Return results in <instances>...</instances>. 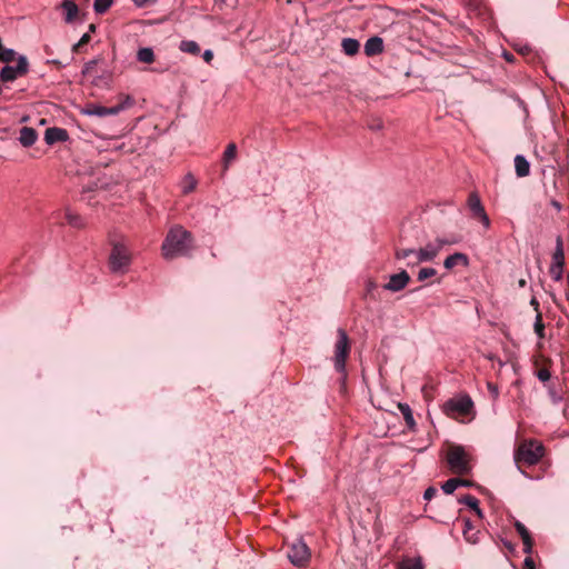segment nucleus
I'll list each match as a JSON object with an SVG mask.
<instances>
[{"label": "nucleus", "mask_w": 569, "mask_h": 569, "mask_svg": "<svg viewBox=\"0 0 569 569\" xmlns=\"http://www.w3.org/2000/svg\"><path fill=\"white\" fill-rule=\"evenodd\" d=\"M557 264H565V250H563V241L561 236H557L556 238V248L552 253V262Z\"/></svg>", "instance_id": "5701e85b"}, {"label": "nucleus", "mask_w": 569, "mask_h": 569, "mask_svg": "<svg viewBox=\"0 0 569 569\" xmlns=\"http://www.w3.org/2000/svg\"><path fill=\"white\" fill-rule=\"evenodd\" d=\"M38 139V133L36 131V129L31 128V127H22L20 129V136H19V141L20 143L28 148V147H31L36 143Z\"/></svg>", "instance_id": "dca6fc26"}, {"label": "nucleus", "mask_w": 569, "mask_h": 569, "mask_svg": "<svg viewBox=\"0 0 569 569\" xmlns=\"http://www.w3.org/2000/svg\"><path fill=\"white\" fill-rule=\"evenodd\" d=\"M91 37H90V33L87 32L84 34H82V37L80 38V40L73 44L72 47V51L73 52H79L80 49L86 46L89 41H90Z\"/></svg>", "instance_id": "4c0bfd02"}, {"label": "nucleus", "mask_w": 569, "mask_h": 569, "mask_svg": "<svg viewBox=\"0 0 569 569\" xmlns=\"http://www.w3.org/2000/svg\"><path fill=\"white\" fill-rule=\"evenodd\" d=\"M503 545L505 547L509 550V551H513L515 550V547L510 542V541H503Z\"/></svg>", "instance_id": "3c124183"}, {"label": "nucleus", "mask_w": 569, "mask_h": 569, "mask_svg": "<svg viewBox=\"0 0 569 569\" xmlns=\"http://www.w3.org/2000/svg\"><path fill=\"white\" fill-rule=\"evenodd\" d=\"M473 402L468 395L449 399L443 405V412L449 417L467 416L471 412Z\"/></svg>", "instance_id": "0eeeda50"}, {"label": "nucleus", "mask_w": 569, "mask_h": 569, "mask_svg": "<svg viewBox=\"0 0 569 569\" xmlns=\"http://www.w3.org/2000/svg\"><path fill=\"white\" fill-rule=\"evenodd\" d=\"M398 409L402 413L405 422H406L408 429L411 430V431L415 430L416 421H415V418H413L412 410H411L410 406L408 403L399 402L398 403Z\"/></svg>", "instance_id": "4be33fe9"}, {"label": "nucleus", "mask_w": 569, "mask_h": 569, "mask_svg": "<svg viewBox=\"0 0 569 569\" xmlns=\"http://www.w3.org/2000/svg\"><path fill=\"white\" fill-rule=\"evenodd\" d=\"M108 267L112 273L124 274L132 263V252L123 237L110 239Z\"/></svg>", "instance_id": "f03ea898"}, {"label": "nucleus", "mask_w": 569, "mask_h": 569, "mask_svg": "<svg viewBox=\"0 0 569 569\" xmlns=\"http://www.w3.org/2000/svg\"><path fill=\"white\" fill-rule=\"evenodd\" d=\"M341 48H342V51L347 56L352 57V56H356L359 52L360 43H359V41L357 39L345 38L341 41Z\"/></svg>", "instance_id": "412c9836"}, {"label": "nucleus", "mask_w": 569, "mask_h": 569, "mask_svg": "<svg viewBox=\"0 0 569 569\" xmlns=\"http://www.w3.org/2000/svg\"><path fill=\"white\" fill-rule=\"evenodd\" d=\"M137 8H148L154 6L157 0H132Z\"/></svg>", "instance_id": "a19ab883"}, {"label": "nucleus", "mask_w": 569, "mask_h": 569, "mask_svg": "<svg viewBox=\"0 0 569 569\" xmlns=\"http://www.w3.org/2000/svg\"><path fill=\"white\" fill-rule=\"evenodd\" d=\"M395 257L398 260L410 259L416 260V250L415 249H397L395 252Z\"/></svg>", "instance_id": "f704fd0d"}, {"label": "nucleus", "mask_w": 569, "mask_h": 569, "mask_svg": "<svg viewBox=\"0 0 569 569\" xmlns=\"http://www.w3.org/2000/svg\"><path fill=\"white\" fill-rule=\"evenodd\" d=\"M523 569H536L533 559L528 556L523 561Z\"/></svg>", "instance_id": "de8ad7c7"}, {"label": "nucleus", "mask_w": 569, "mask_h": 569, "mask_svg": "<svg viewBox=\"0 0 569 569\" xmlns=\"http://www.w3.org/2000/svg\"><path fill=\"white\" fill-rule=\"evenodd\" d=\"M368 127L373 131H379L383 128V122L381 119H373L368 123Z\"/></svg>", "instance_id": "79ce46f5"}, {"label": "nucleus", "mask_w": 569, "mask_h": 569, "mask_svg": "<svg viewBox=\"0 0 569 569\" xmlns=\"http://www.w3.org/2000/svg\"><path fill=\"white\" fill-rule=\"evenodd\" d=\"M69 139V134L66 129L51 127L44 132V141L47 144H54L57 142H64Z\"/></svg>", "instance_id": "f8f14e48"}, {"label": "nucleus", "mask_w": 569, "mask_h": 569, "mask_svg": "<svg viewBox=\"0 0 569 569\" xmlns=\"http://www.w3.org/2000/svg\"><path fill=\"white\" fill-rule=\"evenodd\" d=\"M399 569H423V563L420 557H406L399 562Z\"/></svg>", "instance_id": "a878e982"}, {"label": "nucleus", "mask_w": 569, "mask_h": 569, "mask_svg": "<svg viewBox=\"0 0 569 569\" xmlns=\"http://www.w3.org/2000/svg\"><path fill=\"white\" fill-rule=\"evenodd\" d=\"M447 461L450 469L456 473H467L468 472V460L466 452L462 447H452L449 449L447 455Z\"/></svg>", "instance_id": "6e6552de"}, {"label": "nucleus", "mask_w": 569, "mask_h": 569, "mask_svg": "<svg viewBox=\"0 0 569 569\" xmlns=\"http://www.w3.org/2000/svg\"><path fill=\"white\" fill-rule=\"evenodd\" d=\"M436 247H439V251L441 250L442 247L447 246V244H453V243H457L458 242V239H445V238H437L436 240Z\"/></svg>", "instance_id": "ea45409f"}, {"label": "nucleus", "mask_w": 569, "mask_h": 569, "mask_svg": "<svg viewBox=\"0 0 569 569\" xmlns=\"http://www.w3.org/2000/svg\"><path fill=\"white\" fill-rule=\"evenodd\" d=\"M550 377H551V373H550L549 369H547V368H541L537 372V378L542 382L548 381L550 379Z\"/></svg>", "instance_id": "58836bf2"}, {"label": "nucleus", "mask_w": 569, "mask_h": 569, "mask_svg": "<svg viewBox=\"0 0 569 569\" xmlns=\"http://www.w3.org/2000/svg\"><path fill=\"white\" fill-rule=\"evenodd\" d=\"M138 61L142 63H152L154 61V53L151 48H141L137 52Z\"/></svg>", "instance_id": "c756f323"}, {"label": "nucleus", "mask_w": 569, "mask_h": 569, "mask_svg": "<svg viewBox=\"0 0 569 569\" xmlns=\"http://www.w3.org/2000/svg\"><path fill=\"white\" fill-rule=\"evenodd\" d=\"M96 64H97V60H90V61L86 62L82 73L90 74L93 71Z\"/></svg>", "instance_id": "c03bdc74"}, {"label": "nucleus", "mask_w": 569, "mask_h": 569, "mask_svg": "<svg viewBox=\"0 0 569 569\" xmlns=\"http://www.w3.org/2000/svg\"><path fill=\"white\" fill-rule=\"evenodd\" d=\"M2 40L0 39V51L3 50Z\"/></svg>", "instance_id": "4d7b16f0"}, {"label": "nucleus", "mask_w": 569, "mask_h": 569, "mask_svg": "<svg viewBox=\"0 0 569 569\" xmlns=\"http://www.w3.org/2000/svg\"><path fill=\"white\" fill-rule=\"evenodd\" d=\"M467 485V481L465 480H461V479H458V478H451V479H448L443 485H442V490L447 495H451L459 486H466Z\"/></svg>", "instance_id": "cd10ccee"}, {"label": "nucleus", "mask_w": 569, "mask_h": 569, "mask_svg": "<svg viewBox=\"0 0 569 569\" xmlns=\"http://www.w3.org/2000/svg\"><path fill=\"white\" fill-rule=\"evenodd\" d=\"M113 1L114 0H94V2H93L94 12L97 14L106 13L113 4Z\"/></svg>", "instance_id": "7c9ffc66"}, {"label": "nucleus", "mask_w": 569, "mask_h": 569, "mask_svg": "<svg viewBox=\"0 0 569 569\" xmlns=\"http://www.w3.org/2000/svg\"><path fill=\"white\" fill-rule=\"evenodd\" d=\"M515 528L522 539L523 552L527 555H530L532 552V547H533V540L530 536V532L528 531L526 526L520 521H516Z\"/></svg>", "instance_id": "2eb2a0df"}, {"label": "nucleus", "mask_w": 569, "mask_h": 569, "mask_svg": "<svg viewBox=\"0 0 569 569\" xmlns=\"http://www.w3.org/2000/svg\"><path fill=\"white\" fill-rule=\"evenodd\" d=\"M191 241L192 236L189 231L179 226L171 228L161 246L163 258L172 259L187 254L191 248Z\"/></svg>", "instance_id": "f257e3e1"}, {"label": "nucleus", "mask_w": 569, "mask_h": 569, "mask_svg": "<svg viewBox=\"0 0 569 569\" xmlns=\"http://www.w3.org/2000/svg\"><path fill=\"white\" fill-rule=\"evenodd\" d=\"M546 448L541 441L536 439H525L515 449L513 459L518 467L536 466L545 456Z\"/></svg>", "instance_id": "7ed1b4c3"}, {"label": "nucleus", "mask_w": 569, "mask_h": 569, "mask_svg": "<svg viewBox=\"0 0 569 569\" xmlns=\"http://www.w3.org/2000/svg\"><path fill=\"white\" fill-rule=\"evenodd\" d=\"M202 58L207 63H210L213 59V52L208 49L203 52Z\"/></svg>", "instance_id": "09e8293b"}, {"label": "nucleus", "mask_w": 569, "mask_h": 569, "mask_svg": "<svg viewBox=\"0 0 569 569\" xmlns=\"http://www.w3.org/2000/svg\"><path fill=\"white\" fill-rule=\"evenodd\" d=\"M437 274V270L435 268H421L418 272V280L425 281Z\"/></svg>", "instance_id": "c9c22d12"}, {"label": "nucleus", "mask_w": 569, "mask_h": 569, "mask_svg": "<svg viewBox=\"0 0 569 569\" xmlns=\"http://www.w3.org/2000/svg\"><path fill=\"white\" fill-rule=\"evenodd\" d=\"M439 252V247L428 243L426 247L416 250V260H409L408 266H415L420 262L432 261Z\"/></svg>", "instance_id": "9b49d317"}, {"label": "nucleus", "mask_w": 569, "mask_h": 569, "mask_svg": "<svg viewBox=\"0 0 569 569\" xmlns=\"http://www.w3.org/2000/svg\"><path fill=\"white\" fill-rule=\"evenodd\" d=\"M119 102L116 106L112 107H103L96 103H89L87 104L83 112L88 116H94V117H108V116H116L120 113L121 111H124L127 109H130L134 106L136 100L133 97L129 94H119L118 97Z\"/></svg>", "instance_id": "20e7f679"}, {"label": "nucleus", "mask_w": 569, "mask_h": 569, "mask_svg": "<svg viewBox=\"0 0 569 569\" xmlns=\"http://www.w3.org/2000/svg\"><path fill=\"white\" fill-rule=\"evenodd\" d=\"M437 493V489L433 487H429L425 490L423 498L426 500H431Z\"/></svg>", "instance_id": "49530a36"}, {"label": "nucleus", "mask_w": 569, "mask_h": 569, "mask_svg": "<svg viewBox=\"0 0 569 569\" xmlns=\"http://www.w3.org/2000/svg\"><path fill=\"white\" fill-rule=\"evenodd\" d=\"M468 207L472 213V217L476 218L480 213L485 211V208L481 203L480 197L476 192H471L468 197Z\"/></svg>", "instance_id": "aec40b11"}, {"label": "nucleus", "mask_w": 569, "mask_h": 569, "mask_svg": "<svg viewBox=\"0 0 569 569\" xmlns=\"http://www.w3.org/2000/svg\"><path fill=\"white\" fill-rule=\"evenodd\" d=\"M563 267H565V264H557V263L550 264L549 273L555 281H560L562 279Z\"/></svg>", "instance_id": "72a5a7b5"}, {"label": "nucleus", "mask_w": 569, "mask_h": 569, "mask_svg": "<svg viewBox=\"0 0 569 569\" xmlns=\"http://www.w3.org/2000/svg\"><path fill=\"white\" fill-rule=\"evenodd\" d=\"M459 263H461L463 266L469 264V259H468L467 254L461 253V252H456L453 254L448 256L443 261V266L448 270L452 269L453 267H456Z\"/></svg>", "instance_id": "f3484780"}, {"label": "nucleus", "mask_w": 569, "mask_h": 569, "mask_svg": "<svg viewBox=\"0 0 569 569\" xmlns=\"http://www.w3.org/2000/svg\"><path fill=\"white\" fill-rule=\"evenodd\" d=\"M505 59L509 62L513 61V56L511 53H505Z\"/></svg>", "instance_id": "603ef678"}, {"label": "nucleus", "mask_w": 569, "mask_h": 569, "mask_svg": "<svg viewBox=\"0 0 569 569\" xmlns=\"http://www.w3.org/2000/svg\"><path fill=\"white\" fill-rule=\"evenodd\" d=\"M16 52L12 49H6L0 51V60L3 62H11L14 59Z\"/></svg>", "instance_id": "e433bc0d"}, {"label": "nucleus", "mask_w": 569, "mask_h": 569, "mask_svg": "<svg viewBox=\"0 0 569 569\" xmlns=\"http://www.w3.org/2000/svg\"><path fill=\"white\" fill-rule=\"evenodd\" d=\"M459 502L471 508L479 518L483 517L482 510L479 507V500L471 495H465L459 499Z\"/></svg>", "instance_id": "b1692460"}, {"label": "nucleus", "mask_w": 569, "mask_h": 569, "mask_svg": "<svg viewBox=\"0 0 569 569\" xmlns=\"http://www.w3.org/2000/svg\"><path fill=\"white\" fill-rule=\"evenodd\" d=\"M526 286V280L525 279H520L519 280V287L523 288Z\"/></svg>", "instance_id": "6e6d98bb"}, {"label": "nucleus", "mask_w": 569, "mask_h": 569, "mask_svg": "<svg viewBox=\"0 0 569 569\" xmlns=\"http://www.w3.org/2000/svg\"><path fill=\"white\" fill-rule=\"evenodd\" d=\"M515 169L519 178L527 177L530 173V163L523 156L517 154L515 157Z\"/></svg>", "instance_id": "a211bd4d"}, {"label": "nucleus", "mask_w": 569, "mask_h": 569, "mask_svg": "<svg viewBox=\"0 0 569 569\" xmlns=\"http://www.w3.org/2000/svg\"><path fill=\"white\" fill-rule=\"evenodd\" d=\"M385 50L383 40L381 37L375 36L369 38L365 43V54L367 57H375L382 53Z\"/></svg>", "instance_id": "4468645a"}, {"label": "nucleus", "mask_w": 569, "mask_h": 569, "mask_svg": "<svg viewBox=\"0 0 569 569\" xmlns=\"http://www.w3.org/2000/svg\"><path fill=\"white\" fill-rule=\"evenodd\" d=\"M237 157V146L236 143L231 142L227 146L223 157H222V164L223 170L227 171L229 169V164L236 159Z\"/></svg>", "instance_id": "393cba45"}, {"label": "nucleus", "mask_w": 569, "mask_h": 569, "mask_svg": "<svg viewBox=\"0 0 569 569\" xmlns=\"http://www.w3.org/2000/svg\"><path fill=\"white\" fill-rule=\"evenodd\" d=\"M522 52H526V51H529V49L526 47L525 49L521 50Z\"/></svg>", "instance_id": "13d9d810"}, {"label": "nucleus", "mask_w": 569, "mask_h": 569, "mask_svg": "<svg viewBox=\"0 0 569 569\" xmlns=\"http://www.w3.org/2000/svg\"><path fill=\"white\" fill-rule=\"evenodd\" d=\"M551 397L553 402H558L560 400V398L555 392H551Z\"/></svg>", "instance_id": "864d4df0"}, {"label": "nucleus", "mask_w": 569, "mask_h": 569, "mask_svg": "<svg viewBox=\"0 0 569 569\" xmlns=\"http://www.w3.org/2000/svg\"><path fill=\"white\" fill-rule=\"evenodd\" d=\"M288 559L297 568H306L311 559V551L302 538L296 539L289 545Z\"/></svg>", "instance_id": "423d86ee"}, {"label": "nucleus", "mask_w": 569, "mask_h": 569, "mask_svg": "<svg viewBox=\"0 0 569 569\" xmlns=\"http://www.w3.org/2000/svg\"><path fill=\"white\" fill-rule=\"evenodd\" d=\"M60 8L63 11V20L66 23H73L80 13L79 7L74 0H62Z\"/></svg>", "instance_id": "ddd939ff"}, {"label": "nucleus", "mask_w": 569, "mask_h": 569, "mask_svg": "<svg viewBox=\"0 0 569 569\" xmlns=\"http://www.w3.org/2000/svg\"><path fill=\"white\" fill-rule=\"evenodd\" d=\"M530 305L533 307V309L536 310V312L538 313L539 311V301L537 300L536 297H532L531 300H530Z\"/></svg>", "instance_id": "8fccbe9b"}, {"label": "nucleus", "mask_w": 569, "mask_h": 569, "mask_svg": "<svg viewBox=\"0 0 569 569\" xmlns=\"http://www.w3.org/2000/svg\"><path fill=\"white\" fill-rule=\"evenodd\" d=\"M477 219H479V221L483 224L485 228H489L490 227V219L486 212V210L480 213L479 216L476 217Z\"/></svg>", "instance_id": "a18cd8bd"}, {"label": "nucleus", "mask_w": 569, "mask_h": 569, "mask_svg": "<svg viewBox=\"0 0 569 569\" xmlns=\"http://www.w3.org/2000/svg\"><path fill=\"white\" fill-rule=\"evenodd\" d=\"M29 70V63L24 56H20L18 58V63L16 67L6 66L1 69L0 79L3 82L13 81L19 77L24 76Z\"/></svg>", "instance_id": "1a4fd4ad"}, {"label": "nucleus", "mask_w": 569, "mask_h": 569, "mask_svg": "<svg viewBox=\"0 0 569 569\" xmlns=\"http://www.w3.org/2000/svg\"><path fill=\"white\" fill-rule=\"evenodd\" d=\"M410 281V276L406 270L391 274L389 282L383 286L385 290L398 292L407 287Z\"/></svg>", "instance_id": "9d476101"}, {"label": "nucleus", "mask_w": 569, "mask_h": 569, "mask_svg": "<svg viewBox=\"0 0 569 569\" xmlns=\"http://www.w3.org/2000/svg\"><path fill=\"white\" fill-rule=\"evenodd\" d=\"M2 92V88L0 87V93Z\"/></svg>", "instance_id": "bf43d9fd"}, {"label": "nucleus", "mask_w": 569, "mask_h": 569, "mask_svg": "<svg viewBox=\"0 0 569 569\" xmlns=\"http://www.w3.org/2000/svg\"><path fill=\"white\" fill-rule=\"evenodd\" d=\"M465 539L470 543H477L479 540V530H476L469 519H463V530H462Z\"/></svg>", "instance_id": "6ab92c4d"}, {"label": "nucleus", "mask_w": 569, "mask_h": 569, "mask_svg": "<svg viewBox=\"0 0 569 569\" xmlns=\"http://www.w3.org/2000/svg\"><path fill=\"white\" fill-rule=\"evenodd\" d=\"M196 186H197V180L194 179V177L191 173H188L184 177L183 182H182V192L184 194L190 193L191 191H193L196 189Z\"/></svg>", "instance_id": "2f4dec72"}, {"label": "nucleus", "mask_w": 569, "mask_h": 569, "mask_svg": "<svg viewBox=\"0 0 569 569\" xmlns=\"http://www.w3.org/2000/svg\"><path fill=\"white\" fill-rule=\"evenodd\" d=\"M487 388L491 397L496 400L499 397L498 386L492 382H487Z\"/></svg>", "instance_id": "37998d69"}, {"label": "nucleus", "mask_w": 569, "mask_h": 569, "mask_svg": "<svg viewBox=\"0 0 569 569\" xmlns=\"http://www.w3.org/2000/svg\"><path fill=\"white\" fill-rule=\"evenodd\" d=\"M66 220L73 228L80 229L84 227V221L82 217L72 212L69 209L66 211Z\"/></svg>", "instance_id": "c85d7f7f"}, {"label": "nucleus", "mask_w": 569, "mask_h": 569, "mask_svg": "<svg viewBox=\"0 0 569 569\" xmlns=\"http://www.w3.org/2000/svg\"><path fill=\"white\" fill-rule=\"evenodd\" d=\"M179 49L184 53L198 56L200 53L199 44L193 40H182L179 44Z\"/></svg>", "instance_id": "bb28decb"}, {"label": "nucleus", "mask_w": 569, "mask_h": 569, "mask_svg": "<svg viewBox=\"0 0 569 569\" xmlns=\"http://www.w3.org/2000/svg\"><path fill=\"white\" fill-rule=\"evenodd\" d=\"M94 31H96V26H94L93 23H91V24L89 26V33H90V32H94Z\"/></svg>", "instance_id": "5fc2aeb1"}, {"label": "nucleus", "mask_w": 569, "mask_h": 569, "mask_svg": "<svg viewBox=\"0 0 569 569\" xmlns=\"http://www.w3.org/2000/svg\"><path fill=\"white\" fill-rule=\"evenodd\" d=\"M338 339L335 345V369L340 372H346V361L350 353V342L347 332L339 328L337 330Z\"/></svg>", "instance_id": "39448f33"}, {"label": "nucleus", "mask_w": 569, "mask_h": 569, "mask_svg": "<svg viewBox=\"0 0 569 569\" xmlns=\"http://www.w3.org/2000/svg\"><path fill=\"white\" fill-rule=\"evenodd\" d=\"M533 329H535L536 335L540 339L545 338V323L542 321V315L540 311H538V313L536 315Z\"/></svg>", "instance_id": "473e14b6"}]
</instances>
